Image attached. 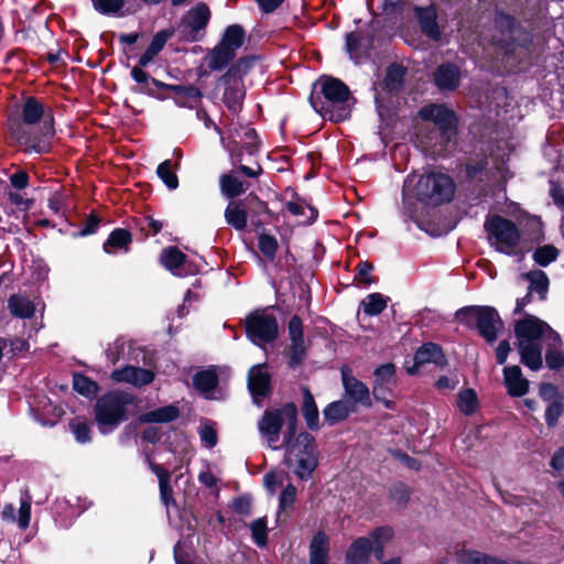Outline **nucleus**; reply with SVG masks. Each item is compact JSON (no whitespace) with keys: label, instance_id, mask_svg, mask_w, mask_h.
<instances>
[{"label":"nucleus","instance_id":"f257e3e1","mask_svg":"<svg viewBox=\"0 0 564 564\" xmlns=\"http://www.w3.org/2000/svg\"><path fill=\"white\" fill-rule=\"evenodd\" d=\"M8 130L26 152L50 153L55 135L53 111H45L40 99L29 96L23 102L21 117H9Z\"/></svg>","mask_w":564,"mask_h":564},{"label":"nucleus","instance_id":"f03ea898","mask_svg":"<svg viewBox=\"0 0 564 564\" xmlns=\"http://www.w3.org/2000/svg\"><path fill=\"white\" fill-rule=\"evenodd\" d=\"M350 98L351 91L341 79L332 75H321L312 84L308 102L324 119L339 123L351 116V107L348 104Z\"/></svg>","mask_w":564,"mask_h":564},{"label":"nucleus","instance_id":"7ed1b4c3","mask_svg":"<svg viewBox=\"0 0 564 564\" xmlns=\"http://www.w3.org/2000/svg\"><path fill=\"white\" fill-rule=\"evenodd\" d=\"M456 185L453 178L442 172H427L421 175H408L403 183V200L412 194L416 200L429 205L440 206L453 200Z\"/></svg>","mask_w":564,"mask_h":564},{"label":"nucleus","instance_id":"20e7f679","mask_svg":"<svg viewBox=\"0 0 564 564\" xmlns=\"http://www.w3.org/2000/svg\"><path fill=\"white\" fill-rule=\"evenodd\" d=\"M137 397L124 390H109L94 404V420L100 434L107 435L129 420V406L137 405Z\"/></svg>","mask_w":564,"mask_h":564},{"label":"nucleus","instance_id":"39448f33","mask_svg":"<svg viewBox=\"0 0 564 564\" xmlns=\"http://www.w3.org/2000/svg\"><path fill=\"white\" fill-rule=\"evenodd\" d=\"M455 318L467 328L477 329L479 336L490 345L497 340L499 330L503 328V321L492 306H464L456 311Z\"/></svg>","mask_w":564,"mask_h":564},{"label":"nucleus","instance_id":"423d86ee","mask_svg":"<svg viewBox=\"0 0 564 564\" xmlns=\"http://www.w3.org/2000/svg\"><path fill=\"white\" fill-rule=\"evenodd\" d=\"M484 230L489 240L495 239L496 250L508 256L513 254L521 240L518 226L512 220L500 215H487Z\"/></svg>","mask_w":564,"mask_h":564},{"label":"nucleus","instance_id":"0eeeda50","mask_svg":"<svg viewBox=\"0 0 564 564\" xmlns=\"http://www.w3.org/2000/svg\"><path fill=\"white\" fill-rule=\"evenodd\" d=\"M495 46L497 58L508 72L518 73L528 65L529 62V47L533 37H523L524 43L517 42L518 37H490Z\"/></svg>","mask_w":564,"mask_h":564},{"label":"nucleus","instance_id":"6e6552de","mask_svg":"<svg viewBox=\"0 0 564 564\" xmlns=\"http://www.w3.org/2000/svg\"><path fill=\"white\" fill-rule=\"evenodd\" d=\"M419 117L437 127L444 144L449 143L458 134L459 117L446 104L426 105L419 110Z\"/></svg>","mask_w":564,"mask_h":564},{"label":"nucleus","instance_id":"1a4fd4ad","mask_svg":"<svg viewBox=\"0 0 564 564\" xmlns=\"http://www.w3.org/2000/svg\"><path fill=\"white\" fill-rule=\"evenodd\" d=\"M245 329L248 339L257 345L270 344L279 336L278 319L264 311H254L245 319Z\"/></svg>","mask_w":564,"mask_h":564},{"label":"nucleus","instance_id":"9d476101","mask_svg":"<svg viewBox=\"0 0 564 564\" xmlns=\"http://www.w3.org/2000/svg\"><path fill=\"white\" fill-rule=\"evenodd\" d=\"M245 40L246 37H221L213 48H208L203 58L208 69L204 75L228 68L234 63L237 51L245 44Z\"/></svg>","mask_w":564,"mask_h":564},{"label":"nucleus","instance_id":"9b49d317","mask_svg":"<svg viewBox=\"0 0 564 564\" xmlns=\"http://www.w3.org/2000/svg\"><path fill=\"white\" fill-rule=\"evenodd\" d=\"M297 408L294 402H286L281 408L264 410L261 419L258 421L260 435L267 441L268 446L278 451L281 446L278 444L283 425H286V409Z\"/></svg>","mask_w":564,"mask_h":564},{"label":"nucleus","instance_id":"f8f14e48","mask_svg":"<svg viewBox=\"0 0 564 564\" xmlns=\"http://www.w3.org/2000/svg\"><path fill=\"white\" fill-rule=\"evenodd\" d=\"M405 75L406 68L402 64L392 63L387 67L383 79L375 84V104L380 116L386 108L383 94L397 96L403 88Z\"/></svg>","mask_w":564,"mask_h":564},{"label":"nucleus","instance_id":"ddd939ff","mask_svg":"<svg viewBox=\"0 0 564 564\" xmlns=\"http://www.w3.org/2000/svg\"><path fill=\"white\" fill-rule=\"evenodd\" d=\"M395 371V365L392 362L380 365L373 371L372 395L388 410H394L395 408V403L388 399L397 386Z\"/></svg>","mask_w":564,"mask_h":564},{"label":"nucleus","instance_id":"4468645a","mask_svg":"<svg viewBox=\"0 0 564 564\" xmlns=\"http://www.w3.org/2000/svg\"><path fill=\"white\" fill-rule=\"evenodd\" d=\"M391 37H346V51L351 61L359 65L381 55V46Z\"/></svg>","mask_w":564,"mask_h":564},{"label":"nucleus","instance_id":"2eb2a0df","mask_svg":"<svg viewBox=\"0 0 564 564\" xmlns=\"http://www.w3.org/2000/svg\"><path fill=\"white\" fill-rule=\"evenodd\" d=\"M340 376L344 387V400L355 408H357V405L371 408L372 401L367 384L357 379L349 368H341Z\"/></svg>","mask_w":564,"mask_h":564},{"label":"nucleus","instance_id":"dca6fc26","mask_svg":"<svg viewBox=\"0 0 564 564\" xmlns=\"http://www.w3.org/2000/svg\"><path fill=\"white\" fill-rule=\"evenodd\" d=\"M290 338L288 365L291 369L300 367L307 355V347L304 341L303 321L299 315H293L288 323Z\"/></svg>","mask_w":564,"mask_h":564},{"label":"nucleus","instance_id":"f3484780","mask_svg":"<svg viewBox=\"0 0 564 564\" xmlns=\"http://www.w3.org/2000/svg\"><path fill=\"white\" fill-rule=\"evenodd\" d=\"M258 59L256 55L237 58L217 79V86L225 88L245 87V77L250 73Z\"/></svg>","mask_w":564,"mask_h":564},{"label":"nucleus","instance_id":"a211bd4d","mask_svg":"<svg viewBox=\"0 0 564 564\" xmlns=\"http://www.w3.org/2000/svg\"><path fill=\"white\" fill-rule=\"evenodd\" d=\"M425 364H434L440 368H445L448 365L441 345L429 341L420 346L414 354V365L408 368V373L411 376L415 375L419 367Z\"/></svg>","mask_w":564,"mask_h":564},{"label":"nucleus","instance_id":"6ab92c4d","mask_svg":"<svg viewBox=\"0 0 564 564\" xmlns=\"http://www.w3.org/2000/svg\"><path fill=\"white\" fill-rule=\"evenodd\" d=\"M460 68L452 63L444 62L438 65L433 73V84L442 91H455L460 84Z\"/></svg>","mask_w":564,"mask_h":564},{"label":"nucleus","instance_id":"aec40b11","mask_svg":"<svg viewBox=\"0 0 564 564\" xmlns=\"http://www.w3.org/2000/svg\"><path fill=\"white\" fill-rule=\"evenodd\" d=\"M549 325L533 315H527L514 324V335L519 343H535L544 334V328Z\"/></svg>","mask_w":564,"mask_h":564},{"label":"nucleus","instance_id":"412c9836","mask_svg":"<svg viewBox=\"0 0 564 564\" xmlns=\"http://www.w3.org/2000/svg\"><path fill=\"white\" fill-rule=\"evenodd\" d=\"M154 372L150 369L137 367V366H124L116 369L111 373V379L116 382H127L137 388L150 384L154 380Z\"/></svg>","mask_w":564,"mask_h":564},{"label":"nucleus","instance_id":"4be33fe9","mask_svg":"<svg viewBox=\"0 0 564 564\" xmlns=\"http://www.w3.org/2000/svg\"><path fill=\"white\" fill-rule=\"evenodd\" d=\"M144 67H140L139 64L132 67L131 69V77L132 79L139 84L138 87L132 88L134 93L148 95L153 98L163 99L164 97L161 96L158 90H162V86L164 85L163 82L152 77L149 73L143 70Z\"/></svg>","mask_w":564,"mask_h":564},{"label":"nucleus","instance_id":"5701e85b","mask_svg":"<svg viewBox=\"0 0 564 564\" xmlns=\"http://www.w3.org/2000/svg\"><path fill=\"white\" fill-rule=\"evenodd\" d=\"M262 365L254 366L248 373V389L250 394L256 398H267L271 394V376L263 370Z\"/></svg>","mask_w":564,"mask_h":564},{"label":"nucleus","instance_id":"b1692460","mask_svg":"<svg viewBox=\"0 0 564 564\" xmlns=\"http://www.w3.org/2000/svg\"><path fill=\"white\" fill-rule=\"evenodd\" d=\"M503 382L510 397L520 398L529 391V380L523 377L519 366L503 368Z\"/></svg>","mask_w":564,"mask_h":564},{"label":"nucleus","instance_id":"393cba45","mask_svg":"<svg viewBox=\"0 0 564 564\" xmlns=\"http://www.w3.org/2000/svg\"><path fill=\"white\" fill-rule=\"evenodd\" d=\"M357 411V408L345 400H337L328 403L323 410L324 421L333 426L344 422L349 415Z\"/></svg>","mask_w":564,"mask_h":564},{"label":"nucleus","instance_id":"a878e982","mask_svg":"<svg viewBox=\"0 0 564 564\" xmlns=\"http://www.w3.org/2000/svg\"><path fill=\"white\" fill-rule=\"evenodd\" d=\"M303 402L301 405L302 415L306 422V426L310 431L316 432L319 430V412L315 402L314 395L308 387H302Z\"/></svg>","mask_w":564,"mask_h":564},{"label":"nucleus","instance_id":"bb28decb","mask_svg":"<svg viewBox=\"0 0 564 564\" xmlns=\"http://www.w3.org/2000/svg\"><path fill=\"white\" fill-rule=\"evenodd\" d=\"M133 241L132 234L126 228H115L102 245L106 253H115L117 251L129 252Z\"/></svg>","mask_w":564,"mask_h":564},{"label":"nucleus","instance_id":"cd10ccee","mask_svg":"<svg viewBox=\"0 0 564 564\" xmlns=\"http://www.w3.org/2000/svg\"><path fill=\"white\" fill-rule=\"evenodd\" d=\"M249 186L250 183L241 181L235 175L234 171L224 173L219 177L220 192L230 200H237L236 198L245 194Z\"/></svg>","mask_w":564,"mask_h":564},{"label":"nucleus","instance_id":"c85d7f7f","mask_svg":"<svg viewBox=\"0 0 564 564\" xmlns=\"http://www.w3.org/2000/svg\"><path fill=\"white\" fill-rule=\"evenodd\" d=\"M310 564H328L329 536L317 531L310 543Z\"/></svg>","mask_w":564,"mask_h":564},{"label":"nucleus","instance_id":"c756f323","mask_svg":"<svg viewBox=\"0 0 564 564\" xmlns=\"http://www.w3.org/2000/svg\"><path fill=\"white\" fill-rule=\"evenodd\" d=\"M210 19V11L204 3H198L192 8L183 18V24L191 32H200L205 30Z\"/></svg>","mask_w":564,"mask_h":564},{"label":"nucleus","instance_id":"7c9ffc66","mask_svg":"<svg viewBox=\"0 0 564 564\" xmlns=\"http://www.w3.org/2000/svg\"><path fill=\"white\" fill-rule=\"evenodd\" d=\"M245 199L230 200L225 209L226 223L236 230H245L248 223V212Z\"/></svg>","mask_w":564,"mask_h":564},{"label":"nucleus","instance_id":"2f4dec72","mask_svg":"<svg viewBox=\"0 0 564 564\" xmlns=\"http://www.w3.org/2000/svg\"><path fill=\"white\" fill-rule=\"evenodd\" d=\"M181 412L177 405L169 404L148 412L139 416V422L147 423H171L178 419Z\"/></svg>","mask_w":564,"mask_h":564},{"label":"nucleus","instance_id":"473e14b6","mask_svg":"<svg viewBox=\"0 0 564 564\" xmlns=\"http://www.w3.org/2000/svg\"><path fill=\"white\" fill-rule=\"evenodd\" d=\"M162 86V90L171 91L175 95V102L178 106L185 107L187 100L199 101L203 97L202 90L194 85H174L166 84Z\"/></svg>","mask_w":564,"mask_h":564},{"label":"nucleus","instance_id":"72a5a7b5","mask_svg":"<svg viewBox=\"0 0 564 564\" xmlns=\"http://www.w3.org/2000/svg\"><path fill=\"white\" fill-rule=\"evenodd\" d=\"M187 256L175 246L166 247L160 256L161 264L175 275H180V269L185 264Z\"/></svg>","mask_w":564,"mask_h":564},{"label":"nucleus","instance_id":"f704fd0d","mask_svg":"<svg viewBox=\"0 0 564 564\" xmlns=\"http://www.w3.org/2000/svg\"><path fill=\"white\" fill-rule=\"evenodd\" d=\"M521 278L523 280L529 281V290L531 293L535 292L540 300H545L549 286H550V280L547 274L542 270H531L529 272L522 273Z\"/></svg>","mask_w":564,"mask_h":564},{"label":"nucleus","instance_id":"c9c22d12","mask_svg":"<svg viewBox=\"0 0 564 564\" xmlns=\"http://www.w3.org/2000/svg\"><path fill=\"white\" fill-rule=\"evenodd\" d=\"M8 308L12 316L18 318H31L35 313V305L26 296L12 294L8 300Z\"/></svg>","mask_w":564,"mask_h":564},{"label":"nucleus","instance_id":"e433bc0d","mask_svg":"<svg viewBox=\"0 0 564 564\" xmlns=\"http://www.w3.org/2000/svg\"><path fill=\"white\" fill-rule=\"evenodd\" d=\"M219 384V376L215 367L199 370L193 376V386L203 393L215 390Z\"/></svg>","mask_w":564,"mask_h":564},{"label":"nucleus","instance_id":"4c0bfd02","mask_svg":"<svg viewBox=\"0 0 564 564\" xmlns=\"http://www.w3.org/2000/svg\"><path fill=\"white\" fill-rule=\"evenodd\" d=\"M521 362L531 370H539L542 367V354L536 343H518Z\"/></svg>","mask_w":564,"mask_h":564},{"label":"nucleus","instance_id":"58836bf2","mask_svg":"<svg viewBox=\"0 0 564 564\" xmlns=\"http://www.w3.org/2000/svg\"><path fill=\"white\" fill-rule=\"evenodd\" d=\"M415 14L421 25L422 32L425 35H438L437 34V12L434 6L425 8L415 7Z\"/></svg>","mask_w":564,"mask_h":564},{"label":"nucleus","instance_id":"ea45409f","mask_svg":"<svg viewBox=\"0 0 564 564\" xmlns=\"http://www.w3.org/2000/svg\"><path fill=\"white\" fill-rule=\"evenodd\" d=\"M73 389L87 399H97L100 387L97 381L80 372L73 373Z\"/></svg>","mask_w":564,"mask_h":564},{"label":"nucleus","instance_id":"a19ab883","mask_svg":"<svg viewBox=\"0 0 564 564\" xmlns=\"http://www.w3.org/2000/svg\"><path fill=\"white\" fill-rule=\"evenodd\" d=\"M456 406L464 415H474L479 406V399L475 389H462L456 397Z\"/></svg>","mask_w":564,"mask_h":564},{"label":"nucleus","instance_id":"79ce46f5","mask_svg":"<svg viewBox=\"0 0 564 564\" xmlns=\"http://www.w3.org/2000/svg\"><path fill=\"white\" fill-rule=\"evenodd\" d=\"M286 431L283 435V444L286 451L290 453L295 449L296 431L299 423V410L297 408L290 406L286 409Z\"/></svg>","mask_w":564,"mask_h":564},{"label":"nucleus","instance_id":"37998d69","mask_svg":"<svg viewBox=\"0 0 564 564\" xmlns=\"http://www.w3.org/2000/svg\"><path fill=\"white\" fill-rule=\"evenodd\" d=\"M302 455L296 460V468L294 475L303 480L307 481L315 469L318 466L317 453H301Z\"/></svg>","mask_w":564,"mask_h":564},{"label":"nucleus","instance_id":"c03bdc74","mask_svg":"<svg viewBox=\"0 0 564 564\" xmlns=\"http://www.w3.org/2000/svg\"><path fill=\"white\" fill-rule=\"evenodd\" d=\"M372 550L373 544L371 543V540L366 536H360L354 540L349 545L345 557L369 562Z\"/></svg>","mask_w":564,"mask_h":564},{"label":"nucleus","instance_id":"a18cd8bd","mask_svg":"<svg viewBox=\"0 0 564 564\" xmlns=\"http://www.w3.org/2000/svg\"><path fill=\"white\" fill-rule=\"evenodd\" d=\"M413 489L403 481H394L388 488V498L399 508L405 509Z\"/></svg>","mask_w":564,"mask_h":564},{"label":"nucleus","instance_id":"49530a36","mask_svg":"<svg viewBox=\"0 0 564 564\" xmlns=\"http://www.w3.org/2000/svg\"><path fill=\"white\" fill-rule=\"evenodd\" d=\"M246 94V86L236 88H225L221 101L231 113H238L242 110Z\"/></svg>","mask_w":564,"mask_h":564},{"label":"nucleus","instance_id":"de8ad7c7","mask_svg":"<svg viewBox=\"0 0 564 564\" xmlns=\"http://www.w3.org/2000/svg\"><path fill=\"white\" fill-rule=\"evenodd\" d=\"M68 426L77 443L91 442V424L85 416H75L69 421Z\"/></svg>","mask_w":564,"mask_h":564},{"label":"nucleus","instance_id":"09e8293b","mask_svg":"<svg viewBox=\"0 0 564 564\" xmlns=\"http://www.w3.org/2000/svg\"><path fill=\"white\" fill-rule=\"evenodd\" d=\"M389 300L390 299L388 296H384L381 293H371L361 301L360 305L362 306L365 314L369 316H377L386 310Z\"/></svg>","mask_w":564,"mask_h":564},{"label":"nucleus","instance_id":"8fccbe9b","mask_svg":"<svg viewBox=\"0 0 564 564\" xmlns=\"http://www.w3.org/2000/svg\"><path fill=\"white\" fill-rule=\"evenodd\" d=\"M243 152L245 150L242 147L230 152L232 164L237 165V171L242 175L249 178H258L261 174H263V167L258 162L256 163V167L242 164Z\"/></svg>","mask_w":564,"mask_h":564},{"label":"nucleus","instance_id":"3c124183","mask_svg":"<svg viewBox=\"0 0 564 564\" xmlns=\"http://www.w3.org/2000/svg\"><path fill=\"white\" fill-rule=\"evenodd\" d=\"M156 175L169 189L174 191L178 187V177L171 160H165L158 165Z\"/></svg>","mask_w":564,"mask_h":564},{"label":"nucleus","instance_id":"603ef678","mask_svg":"<svg viewBox=\"0 0 564 564\" xmlns=\"http://www.w3.org/2000/svg\"><path fill=\"white\" fill-rule=\"evenodd\" d=\"M251 538L254 544L259 547L268 545V524L267 517H261L253 520L250 525Z\"/></svg>","mask_w":564,"mask_h":564},{"label":"nucleus","instance_id":"864d4df0","mask_svg":"<svg viewBox=\"0 0 564 564\" xmlns=\"http://www.w3.org/2000/svg\"><path fill=\"white\" fill-rule=\"evenodd\" d=\"M258 248L267 260L273 261L276 257L279 243L274 236L262 232L258 237Z\"/></svg>","mask_w":564,"mask_h":564},{"label":"nucleus","instance_id":"5fc2aeb1","mask_svg":"<svg viewBox=\"0 0 564 564\" xmlns=\"http://www.w3.org/2000/svg\"><path fill=\"white\" fill-rule=\"evenodd\" d=\"M558 253L557 248L553 245H544L535 249L532 258L540 267H547L557 259Z\"/></svg>","mask_w":564,"mask_h":564},{"label":"nucleus","instance_id":"6e6d98bb","mask_svg":"<svg viewBox=\"0 0 564 564\" xmlns=\"http://www.w3.org/2000/svg\"><path fill=\"white\" fill-rule=\"evenodd\" d=\"M167 40L169 37H153L152 42L138 61L140 67H147L154 59V57L163 50Z\"/></svg>","mask_w":564,"mask_h":564},{"label":"nucleus","instance_id":"4d7b16f0","mask_svg":"<svg viewBox=\"0 0 564 564\" xmlns=\"http://www.w3.org/2000/svg\"><path fill=\"white\" fill-rule=\"evenodd\" d=\"M297 489L293 484H288L279 497L278 518L283 511L293 510L296 500Z\"/></svg>","mask_w":564,"mask_h":564},{"label":"nucleus","instance_id":"13d9d810","mask_svg":"<svg viewBox=\"0 0 564 564\" xmlns=\"http://www.w3.org/2000/svg\"><path fill=\"white\" fill-rule=\"evenodd\" d=\"M173 556L175 564H197L193 549L185 545L181 540L173 547Z\"/></svg>","mask_w":564,"mask_h":564},{"label":"nucleus","instance_id":"bf43d9fd","mask_svg":"<svg viewBox=\"0 0 564 564\" xmlns=\"http://www.w3.org/2000/svg\"><path fill=\"white\" fill-rule=\"evenodd\" d=\"M564 412V398H558L557 400H553V402H549V405L545 410V423L547 427H555L558 423L560 416Z\"/></svg>","mask_w":564,"mask_h":564},{"label":"nucleus","instance_id":"052dcab7","mask_svg":"<svg viewBox=\"0 0 564 564\" xmlns=\"http://www.w3.org/2000/svg\"><path fill=\"white\" fill-rule=\"evenodd\" d=\"M393 530L389 525L377 527L369 532L368 539L371 540L373 549L378 545L386 546V544L392 539Z\"/></svg>","mask_w":564,"mask_h":564},{"label":"nucleus","instance_id":"680f3d73","mask_svg":"<svg viewBox=\"0 0 564 564\" xmlns=\"http://www.w3.org/2000/svg\"><path fill=\"white\" fill-rule=\"evenodd\" d=\"M373 264L369 261H360L356 267L355 281L364 285H370L378 281V278L370 275L373 270Z\"/></svg>","mask_w":564,"mask_h":564},{"label":"nucleus","instance_id":"e2e57ef3","mask_svg":"<svg viewBox=\"0 0 564 564\" xmlns=\"http://www.w3.org/2000/svg\"><path fill=\"white\" fill-rule=\"evenodd\" d=\"M296 446H301V453H317L315 437L306 431H302L297 434L295 440V447Z\"/></svg>","mask_w":564,"mask_h":564},{"label":"nucleus","instance_id":"0e129e2a","mask_svg":"<svg viewBox=\"0 0 564 564\" xmlns=\"http://www.w3.org/2000/svg\"><path fill=\"white\" fill-rule=\"evenodd\" d=\"M246 203L250 206V210L253 215L267 214L272 215L268 204L259 198L254 193H249L246 198Z\"/></svg>","mask_w":564,"mask_h":564},{"label":"nucleus","instance_id":"69168bd1","mask_svg":"<svg viewBox=\"0 0 564 564\" xmlns=\"http://www.w3.org/2000/svg\"><path fill=\"white\" fill-rule=\"evenodd\" d=\"M200 441L207 448H214L218 443L216 429L210 424L203 425L198 431Z\"/></svg>","mask_w":564,"mask_h":564},{"label":"nucleus","instance_id":"338daca9","mask_svg":"<svg viewBox=\"0 0 564 564\" xmlns=\"http://www.w3.org/2000/svg\"><path fill=\"white\" fill-rule=\"evenodd\" d=\"M124 4V0H96V9L105 14H117Z\"/></svg>","mask_w":564,"mask_h":564},{"label":"nucleus","instance_id":"774afa93","mask_svg":"<svg viewBox=\"0 0 564 564\" xmlns=\"http://www.w3.org/2000/svg\"><path fill=\"white\" fill-rule=\"evenodd\" d=\"M101 217L98 216L95 212H91L86 220L82 229L75 235L80 237H86L93 235L97 231L99 225L101 224Z\"/></svg>","mask_w":564,"mask_h":564}]
</instances>
